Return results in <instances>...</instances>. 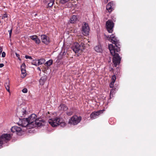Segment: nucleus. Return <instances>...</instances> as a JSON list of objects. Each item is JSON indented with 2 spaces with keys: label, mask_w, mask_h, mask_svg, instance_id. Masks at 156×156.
I'll list each match as a JSON object with an SVG mask.
<instances>
[{
  "label": "nucleus",
  "mask_w": 156,
  "mask_h": 156,
  "mask_svg": "<svg viewBox=\"0 0 156 156\" xmlns=\"http://www.w3.org/2000/svg\"><path fill=\"white\" fill-rule=\"evenodd\" d=\"M111 42L114 45L110 44H108V48L111 54L113 56L112 62L115 67L119 65L121 58L117 52L120 51L121 45L119 41L115 37L114 34L111 35L109 38Z\"/></svg>",
  "instance_id": "1"
},
{
  "label": "nucleus",
  "mask_w": 156,
  "mask_h": 156,
  "mask_svg": "<svg viewBox=\"0 0 156 156\" xmlns=\"http://www.w3.org/2000/svg\"><path fill=\"white\" fill-rule=\"evenodd\" d=\"M48 122L53 127H55L59 125L64 127L66 125V123L63 121L62 119L57 117L49 119L48 120Z\"/></svg>",
  "instance_id": "2"
},
{
  "label": "nucleus",
  "mask_w": 156,
  "mask_h": 156,
  "mask_svg": "<svg viewBox=\"0 0 156 156\" xmlns=\"http://www.w3.org/2000/svg\"><path fill=\"white\" fill-rule=\"evenodd\" d=\"M37 116L35 114H31L28 118H27L30 125L32 126H30L32 127L34 126H40L42 125L41 121L37 119Z\"/></svg>",
  "instance_id": "3"
},
{
  "label": "nucleus",
  "mask_w": 156,
  "mask_h": 156,
  "mask_svg": "<svg viewBox=\"0 0 156 156\" xmlns=\"http://www.w3.org/2000/svg\"><path fill=\"white\" fill-rule=\"evenodd\" d=\"M12 134H3L0 136V149L2 147V145L7 143L11 139Z\"/></svg>",
  "instance_id": "4"
},
{
  "label": "nucleus",
  "mask_w": 156,
  "mask_h": 156,
  "mask_svg": "<svg viewBox=\"0 0 156 156\" xmlns=\"http://www.w3.org/2000/svg\"><path fill=\"white\" fill-rule=\"evenodd\" d=\"M81 119V116L74 115L69 119L68 123L72 125H76L80 122Z\"/></svg>",
  "instance_id": "5"
},
{
  "label": "nucleus",
  "mask_w": 156,
  "mask_h": 156,
  "mask_svg": "<svg viewBox=\"0 0 156 156\" xmlns=\"http://www.w3.org/2000/svg\"><path fill=\"white\" fill-rule=\"evenodd\" d=\"M114 26V23L111 20H109L106 22V28L109 33L112 32Z\"/></svg>",
  "instance_id": "6"
},
{
  "label": "nucleus",
  "mask_w": 156,
  "mask_h": 156,
  "mask_svg": "<svg viewBox=\"0 0 156 156\" xmlns=\"http://www.w3.org/2000/svg\"><path fill=\"white\" fill-rule=\"evenodd\" d=\"M83 34L86 35L88 34L90 31V29L87 23L83 22L82 27V30Z\"/></svg>",
  "instance_id": "7"
},
{
  "label": "nucleus",
  "mask_w": 156,
  "mask_h": 156,
  "mask_svg": "<svg viewBox=\"0 0 156 156\" xmlns=\"http://www.w3.org/2000/svg\"><path fill=\"white\" fill-rule=\"evenodd\" d=\"M80 47V44L77 42H75L72 46L71 49L75 53H77L81 50Z\"/></svg>",
  "instance_id": "8"
},
{
  "label": "nucleus",
  "mask_w": 156,
  "mask_h": 156,
  "mask_svg": "<svg viewBox=\"0 0 156 156\" xmlns=\"http://www.w3.org/2000/svg\"><path fill=\"white\" fill-rule=\"evenodd\" d=\"M102 110H100L97 111H94L92 112L90 115V118L92 119H94L97 118L99 115L103 112Z\"/></svg>",
  "instance_id": "9"
},
{
  "label": "nucleus",
  "mask_w": 156,
  "mask_h": 156,
  "mask_svg": "<svg viewBox=\"0 0 156 156\" xmlns=\"http://www.w3.org/2000/svg\"><path fill=\"white\" fill-rule=\"evenodd\" d=\"M21 125L23 127H27V128H30V127H29L30 126V124L28 121L27 118H22L21 120Z\"/></svg>",
  "instance_id": "10"
},
{
  "label": "nucleus",
  "mask_w": 156,
  "mask_h": 156,
  "mask_svg": "<svg viewBox=\"0 0 156 156\" xmlns=\"http://www.w3.org/2000/svg\"><path fill=\"white\" fill-rule=\"evenodd\" d=\"M42 42L46 44H48L50 42V38L46 35L43 34L41 36Z\"/></svg>",
  "instance_id": "11"
},
{
  "label": "nucleus",
  "mask_w": 156,
  "mask_h": 156,
  "mask_svg": "<svg viewBox=\"0 0 156 156\" xmlns=\"http://www.w3.org/2000/svg\"><path fill=\"white\" fill-rule=\"evenodd\" d=\"M26 110L24 108H22L21 110L19 112H17L16 113V115L19 118V119L21 120V119L20 117H23L24 115L26 114Z\"/></svg>",
  "instance_id": "12"
},
{
  "label": "nucleus",
  "mask_w": 156,
  "mask_h": 156,
  "mask_svg": "<svg viewBox=\"0 0 156 156\" xmlns=\"http://www.w3.org/2000/svg\"><path fill=\"white\" fill-rule=\"evenodd\" d=\"M22 131L21 128L19 127L16 126H14L12 127L11 129V131L13 133H20Z\"/></svg>",
  "instance_id": "13"
},
{
  "label": "nucleus",
  "mask_w": 156,
  "mask_h": 156,
  "mask_svg": "<svg viewBox=\"0 0 156 156\" xmlns=\"http://www.w3.org/2000/svg\"><path fill=\"white\" fill-rule=\"evenodd\" d=\"M30 37L31 39L34 41L37 44H39L41 42L40 39L38 38L37 37L36 35L31 36Z\"/></svg>",
  "instance_id": "14"
},
{
  "label": "nucleus",
  "mask_w": 156,
  "mask_h": 156,
  "mask_svg": "<svg viewBox=\"0 0 156 156\" xmlns=\"http://www.w3.org/2000/svg\"><path fill=\"white\" fill-rule=\"evenodd\" d=\"M114 3L113 2H109L106 6V9L109 12H111L112 11L113 6L114 5Z\"/></svg>",
  "instance_id": "15"
},
{
  "label": "nucleus",
  "mask_w": 156,
  "mask_h": 156,
  "mask_svg": "<svg viewBox=\"0 0 156 156\" xmlns=\"http://www.w3.org/2000/svg\"><path fill=\"white\" fill-rule=\"evenodd\" d=\"M94 49L97 52H101L103 51L102 46L99 43L98 44V45L94 47Z\"/></svg>",
  "instance_id": "16"
},
{
  "label": "nucleus",
  "mask_w": 156,
  "mask_h": 156,
  "mask_svg": "<svg viewBox=\"0 0 156 156\" xmlns=\"http://www.w3.org/2000/svg\"><path fill=\"white\" fill-rule=\"evenodd\" d=\"M78 16L73 15L70 19V22L72 23H76L78 20Z\"/></svg>",
  "instance_id": "17"
},
{
  "label": "nucleus",
  "mask_w": 156,
  "mask_h": 156,
  "mask_svg": "<svg viewBox=\"0 0 156 156\" xmlns=\"http://www.w3.org/2000/svg\"><path fill=\"white\" fill-rule=\"evenodd\" d=\"M68 107L65 105L63 104H61L58 107V109L60 111H65L67 110Z\"/></svg>",
  "instance_id": "18"
},
{
  "label": "nucleus",
  "mask_w": 156,
  "mask_h": 156,
  "mask_svg": "<svg viewBox=\"0 0 156 156\" xmlns=\"http://www.w3.org/2000/svg\"><path fill=\"white\" fill-rule=\"evenodd\" d=\"M46 80L47 78L45 76L41 77L39 81L40 84L43 85Z\"/></svg>",
  "instance_id": "19"
},
{
  "label": "nucleus",
  "mask_w": 156,
  "mask_h": 156,
  "mask_svg": "<svg viewBox=\"0 0 156 156\" xmlns=\"http://www.w3.org/2000/svg\"><path fill=\"white\" fill-rule=\"evenodd\" d=\"M25 67L26 65L24 63H23L21 66V70L22 74H25L26 73Z\"/></svg>",
  "instance_id": "20"
},
{
  "label": "nucleus",
  "mask_w": 156,
  "mask_h": 156,
  "mask_svg": "<svg viewBox=\"0 0 156 156\" xmlns=\"http://www.w3.org/2000/svg\"><path fill=\"white\" fill-rule=\"evenodd\" d=\"M65 53V51L63 53L60 52V53L59 54V55L57 56V60L56 61L57 62H59V61L62 58V56L63 55H64V53Z\"/></svg>",
  "instance_id": "21"
},
{
  "label": "nucleus",
  "mask_w": 156,
  "mask_h": 156,
  "mask_svg": "<svg viewBox=\"0 0 156 156\" xmlns=\"http://www.w3.org/2000/svg\"><path fill=\"white\" fill-rule=\"evenodd\" d=\"M5 86L7 91L9 92V81L6 82L5 84Z\"/></svg>",
  "instance_id": "22"
},
{
  "label": "nucleus",
  "mask_w": 156,
  "mask_h": 156,
  "mask_svg": "<svg viewBox=\"0 0 156 156\" xmlns=\"http://www.w3.org/2000/svg\"><path fill=\"white\" fill-rule=\"evenodd\" d=\"M53 63V60L52 59H50L48 61L46 62L45 63L46 66H50Z\"/></svg>",
  "instance_id": "23"
},
{
  "label": "nucleus",
  "mask_w": 156,
  "mask_h": 156,
  "mask_svg": "<svg viewBox=\"0 0 156 156\" xmlns=\"http://www.w3.org/2000/svg\"><path fill=\"white\" fill-rule=\"evenodd\" d=\"M38 63L39 65H41L44 63L45 61V60L44 58H41L40 59L37 60Z\"/></svg>",
  "instance_id": "24"
},
{
  "label": "nucleus",
  "mask_w": 156,
  "mask_h": 156,
  "mask_svg": "<svg viewBox=\"0 0 156 156\" xmlns=\"http://www.w3.org/2000/svg\"><path fill=\"white\" fill-rule=\"evenodd\" d=\"M49 3H48V7H51V6H52L54 3V2H55V1H53V0H49Z\"/></svg>",
  "instance_id": "25"
},
{
  "label": "nucleus",
  "mask_w": 156,
  "mask_h": 156,
  "mask_svg": "<svg viewBox=\"0 0 156 156\" xmlns=\"http://www.w3.org/2000/svg\"><path fill=\"white\" fill-rule=\"evenodd\" d=\"M80 48L81 49V51H83L85 48V44H84L83 42H81L80 44Z\"/></svg>",
  "instance_id": "26"
},
{
  "label": "nucleus",
  "mask_w": 156,
  "mask_h": 156,
  "mask_svg": "<svg viewBox=\"0 0 156 156\" xmlns=\"http://www.w3.org/2000/svg\"><path fill=\"white\" fill-rule=\"evenodd\" d=\"M116 79V76L115 75H113L112 76V77L111 78V82H112L113 83H115V81Z\"/></svg>",
  "instance_id": "27"
},
{
  "label": "nucleus",
  "mask_w": 156,
  "mask_h": 156,
  "mask_svg": "<svg viewBox=\"0 0 156 156\" xmlns=\"http://www.w3.org/2000/svg\"><path fill=\"white\" fill-rule=\"evenodd\" d=\"M116 88H113L111 90L110 92V96L111 94L113 95L115 94V91H116Z\"/></svg>",
  "instance_id": "28"
},
{
  "label": "nucleus",
  "mask_w": 156,
  "mask_h": 156,
  "mask_svg": "<svg viewBox=\"0 0 156 156\" xmlns=\"http://www.w3.org/2000/svg\"><path fill=\"white\" fill-rule=\"evenodd\" d=\"M32 64L33 65H35L36 66H38V63L37 60H34L33 62H32Z\"/></svg>",
  "instance_id": "29"
},
{
  "label": "nucleus",
  "mask_w": 156,
  "mask_h": 156,
  "mask_svg": "<svg viewBox=\"0 0 156 156\" xmlns=\"http://www.w3.org/2000/svg\"><path fill=\"white\" fill-rule=\"evenodd\" d=\"M70 0H60V3L62 4H64L69 2Z\"/></svg>",
  "instance_id": "30"
},
{
  "label": "nucleus",
  "mask_w": 156,
  "mask_h": 156,
  "mask_svg": "<svg viewBox=\"0 0 156 156\" xmlns=\"http://www.w3.org/2000/svg\"><path fill=\"white\" fill-rule=\"evenodd\" d=\"M12 30V28H11L10 30H9L8 31V32L9 33V36L10 38L11 37Z\"/></svg>",
  "instance_id": "31"
},
{
  "label": "nucleus",
  "mask_w": 156,
  "mask_h": 156,
  "mask_svg": "<svg viewBox=\"0 0 156 156\" xmlns=\"http://www.w3.org/2000/svg\"><path fill=\"white\" fill-rule=\"evenodd\" d=\"M66 114L69 116L73 114V112L72 111L67 112Z\"/></svg>",
  "instance_id": "32"
},
{
  "label": "nucleus",
  "mask_w": 156,
  "mask_h": 156,
  "mask_svg": "<svg viewBox=\"0 0 156 156\" xmlns=\"http://www.w3.org/2000/svg\"><path fill=\"white\" fill-rule=\"evenodd\" d=\"M22 92L23 93H27V92L28 90L27 88H24L22 90Z\"/></svg>",
  "instance_id": "33"
},
{
  "label": "nucleus",
  "mask_w": 156,
  "mask_h": 156,
  "mask_svg": "<svg viewBox=\"0 0 156 156\" xmlns=\"http://www.w3.org/2000/svg\"><path fill=\"white\" fill-rule=\"evenodd\" d=\"M114 83H113L112 82H111L109 84V87L110 88H114L113 87L114 84Z\"/></svg>",
  "instance_id": "34"
},
{
  "label": "nucleus",
  "mask_w": 156,
  "mask_h": 156,
  "mask_svg": "<svg viewBox=\"0 0 156 156\" xmlns=\"http://www.w3.org/2000/svg\"><path fill=\"white\" fill-rule=\"evenodd\" d=\"M25 58L26 59H32V58L31 56H30L28 55H25Z\"/></svg>",
  "instance_id": "35"
},
{
  "label": "nucleus",
  "mask_w": 156,
  "mask_h": 156,
  "mask_svg": "<svg viewBox=\"0 0 156 156\" xmlns=\"http://www.w3.org/2000/svg\"><path fill=\"white\" fill-rule=\"evenodd\" d=\"M16 56L18 57V59L20 60H21V59L20 58V55L18 54H17V53H16Z\"/></svg>",
  "instance_id": "36"
},
{
  "label": "nucleus",
  "mask_w": 156,
  "mask_h": 156,
  "mask_svg": "<svg viewBox=\"0 0 156 156\" xmlns=\"http://www.w3.org/2000/svg\"><path fill=\"white\" fill-rule=\"evenodd\" d=\"M6 55L5 53V52L3 51L2 53V57H5Z\"/></svg>",
  "instance_id": "37"
},
{
  "label": "nucleus",
  "mask_w": 156,
  "mask_h": 156,
  "mask_svg": "<svg viewBox=\"0 0 156 156\" xmlns=\"http://www.w3.org/2000/svg\"><path fill=\"white\" fill-rule=\"evenodd\" d=\"M2 51H3L2 48L1 47H0V55H1V54L2 52Z\"/></svg>",
  "instance_id": "38"
},
{
  "label": "nucleus",
  "mask_w": 156,
  "mask_h": 156,
  "mask_svg": "<svg viewBox=\"0 0 156 156\" xmlns=\"http://www.w3.org/2000/svg\"><path fill=\"white\" fill-rule=\"evenodd\" d=\"M4 66V64L3 63L0 64V68H2Z\"/></svg>",
  "instance_id": "39"
},
{
  "label": "nucleus",
  "mask_w": 156,
  "mask_h": 156,
  "mask_svg": "<svg viewBox=\"0 0 156 156\" xmlns=\"http://www.w3.org/2000/svg\"><path fill=\"white\" fill-rule=\"evenodd\" d=\"M108 0H104V2L105 4L107 3L108 2Z\"/></svg>",
  "instance_id": "40"
},
{
  "label": "nucleus",
  "mask_w": 156,
  "mask_h": 156,
  "mask_svg": "<svg viewBox=\"0 0 156 156\" xmlns=\"http://www.w3.org/2000/svg\"><path fill=\"white\" fill-rule=\"evenodd\" d=\"M4 17L7 18V14H5L4 15Z\"/></svg>",
  "instance_id": "41"
},
{
  "label": "nucleus",
  "mask_w": 156,
  "mask_h": 156,
  "mask_svg": "<svg viewBox=\"0 0 156 156\" xmlns=\"http://www.w3.org/2000/svg\"><path fill=\"white\" fill-rule=\"evenodd\" d=\"M37 69L39 71H41V69H40V68L39 67H38L37 68Z\"/></svg>",
  "instance_id": "42"
},
{
  "label": "nucleus",
  "mask_w": 156,
  "mask_h": 156,
  "mask_svg": "<svg viewBox=\"0 0 156 156\" xmlns=\"http://www.w3.org/2000/svg\"><path fill=\"white\" fill-rule=\"evenodd\" d=\"M111 70H113V68H112Z\"/></svg>",
  "instance_id": "43"
},
{
  "label": "nucleus",
  "mask_w": 156,
  "mask_h": 156,
  "mask_svg": "<svg viewBox=\"0 0 156 156\" xmlns=\"http://www.w3.org/2000/svg\"><path fill=\"white\" fill-rule=\"evenodd\" d=\"M26 74H25L24 75H23V76H26Z\"/></svg>",
  "instance_id": "44"
}]
</instances>
